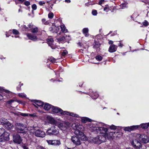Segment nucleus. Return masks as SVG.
<instances>
[{"label":"nucleus","instance_id":"nucleus-1","mask_svg":"<svg viewBox=\"0 0 149 149\" xmlns=\"http://www.w3.org/2000/svg\"><path fill=\"white\" fill-rule=\"evenodd\" d=\"M76 123H74L72 125V127L75 130L74 133L76 136H72L71 140L73 143L76 146L80 145L81 142V141H86L87 138L83 132L81 131L82 127H83L81 125H78Z\"/></svg>","mask_w":149,"mask_h":149},{"label":"nucleus","instance_id":"nucleus-2","mask_svg":"<svg viewBox=\"0 0 149 149\" xmlns=\"http://www.w3.org/2000/svg\"><path fill=\"white\" fill-rule=\"evenodd\" d=\"M93 130L92 132L95 133H100L102 134V135H99L96 137L93 138L92 140L95 144H100L102 143L105 142L106 140V137L108 135L106 133V132L108 130V129L107 128L99 127H92Z\"/></svg>","mask_w":149,"mask_h":149},{"label":"nucleus","instance_id":"nucleus-3","mask_svg":"<svg viewBox=\"0 0 149 149\" xmlns=\"http://www.w3.org/2000/svg\"><path fill=\"white\" fill-rule=\"evenodd\" d=\"M15 125L16 130L18 133L23 134L26 133L27 128L25 127L23 124L17 123L15 124Z\"/></svg>","mask_w":149,"mask_h":149},{"label":"nucleus","instance_id":"nucleus-4","mask_svg":"<svg viewBox=\"0 0 149 149\" xmlns=\"http://www.w3.org/2000/svg\"><path fill=\"white\" fill-rule=\"evenodd\" d=\"M136 137L138 140L143 143L146 144L149 142V137L145 134H138Z\"/></svg>","mask_w":149,"mask_h":149},{"label":"nucleus","instance_id":"nucleus-5","mask_svg":"<svg viewBox=\"0 0 149 149\" xmlns=\"http://www.w3.org/2000/svg\"><path fill=\"white\" fill-rule=\"evenodd\" d=\"M58 129L54 126H52L49 128L46 132V133L47 135L51 136L57 134L58 133Z\"/></svg>","mask_w":149,"mask_h":149},{"label":"nucleus","instance_id":"nucleus-6","mask_svg":"<svg viewBox=\"0 0 149 149\" xmlns=\"http://www.w3.org/2000/svg\"><path fill=\"white\" fill-rule=\"evenodd\" d=\"M34 130V133L36 136L40 137H43L45 136V132L41 130L39 127H35Z\"/></svg>","mask_w":149,"mask_h":149},{"label":"nucleus","instance_id":"nucleus-7","mask_svg":"<svg viewBox=\"0 0 149 149\" xmlns=\"http://www.w3.org/2000/svg\"><path fill=\"white\" fill-rule=\"evenodd\" d=\"M131 143L132 147L135 149H140L141 148L142 144L137 139L132 140Z\"/></svg>","mask_w":149,"mask_h":149},{"label":"nucleus","instance_id":"nucleus-8","mask_svg":"<svg viewBox=\"0 0 149 149\" xmlns=\"http://www.w3.org/2000/svg\"><path fill=\"white\" fill-rule=\"evenodd\" d=\"M13 142L15 143L20 144L22 141L21 136L18 134H13Z\"/></svg>","mask_w":149,"mask_h":149},{"label":"nucleus","instance_id":"nucleus-9","mask_svg":"<svg viewBox=\"0 0 149 149\" xmlns=\"http://www.w3.org/2000/svg\"><path fill=\"white\" fill-rule=\"evenodd\" d=\"M47 142L49 145H51L54 146H58L61 144V142L59 140H47Z\"/></svg>","mask_w":149,"mask_h":149},{"label":"nucleus","instance_id":"nucleus-10","mask_svg":"<svg viewBox=\"0 0 149 149\" xmlns=\"http://www.w3.org/2000/svg\"><path fill=\"white\" fill-rule=\"evenodd\" d=\"M52 111L54 113H57L60 112L62 115H63L64 111L63 110L57 107H55L53 106L52 109Z\"/></svg>","mask_w":149,"mask_h":149},{"label":"nucleus","instance_id":"nucleus-11","mask_svg":"<svg viewBox=\"0 0 149 149\" xmlns=\"http://www.w3.org/2000/svg\"><path fill=\"white\" fill-rule=\"evenodd\" d=\"M59 30V26H56L55 24L53 23L52 26L49 28V30L51 32L54 33H58Z\"/></svg>","mask_w":149,"mask_h":149},{"label":"nucleus","instance_id":"nucleus-12","mask_svg":"<svg viewBox=\"0 0 149 149\" xmlns=\"http://www.w3.org/2000/svg\"><path fill=\"white\" fill-rule=\"evenodd\" d=\"M9 136V133L6 132H4L2 134V136L3 137V138H2L3 140V143H4V144H5V141L9 140L10 139Z\"/></svg>","mask_w":149,"mask_h":149},{"label":"nucleus","instance_id":"nucleus-13","mask_svg":"<svg viewBox=\"0 0 149 149\" xmlns=\"http://www.w3.org/2000/svg\"><path fill=\"white\" fill-rule=\"evenodd\" d=\"M89 95L93 98L94 99H96L99 96V95L96 92L90 90L89 92Z\"/></svg>","mask_w":149,"mask_h":149},{"label":"nucleus","instance_id":"nucleus-14","mask_svg":"<svg viewBox=\"0 0 149 149\" xmlns=\"http://www.w3.org/2000/svg\"><path fill=\"white\" fill-rule=\"evenodd\" d=\"M3 91H0L2 92H4L5 93L4 96H5L7 98H10L12 97L13 94L12 93L8 90H5L3 89Z\"/></svg>","mask_w":149,"mask_h":149},{"label":"nucleus","instance_id":"nucleus-15","mask_svg":"<svg viewBox=\"0 0 149 149\" xmlns=\"http://www.w3.org/2000/svg\"><path fill=\"white\" fill-rule=\"evenodd\" d=\"M27 36L29 39L33 41H36L38 39L36 36L32 35L30 33H28L27 34Z\"/></svg>","mask_w":149,"mask_h":149},{"label":"nucleus","instance_id":"nucleus-16","mask_svg":"<svg viewBox=\"0 0 149 149\" xmlns=\"http://www.w3.org/2000/svg\"><path fill=\"white\" fill-rule=\"evenodd\" d=\"M117 46L115 45H110L108 51L110 53L115 52L117 50Z\"/></svg>","mask_w":149,"mask_h":149},{"label":"nucleus","instance_id":"nucleus-17","mask_svg":"<svg viewBox=\"0 0 149 149\" xmlns=\"http://www.w3.org/2000/svg\"><path fill=\"white\" fill-rule=\"evenodd\" d=\"M64 114L63 115H67L75 117H79V115L78 114H75L73 113L70 112L66 111H64Z\"/></svg>","mask_w":149,"mask_h":149},{"label":"nucleus","instance_id":"nucleus-18","mask_svg":"<svg viewBox=\"0 0 149 149\" xmlns=\"http://www.w3.org/2000/svg\"><path fill=\"white\" fill-rule=\"evenodd\" d=\"M32 102L39 107H42L44 104L43 102L39 100H35L32 101Z\"/></svg>","mask_w":149,"mask_h":149},{"label":"nucleus","instance_id":"nucleus-19","mask_svg":"<svg viewBox=\"0 0 149 149\" xmlns=\"http://www.w3.org/2000/svg\"><path fill=\"white\" fill-rule=\"evenodd\" d=\"M4 126L7 130H11L13 127V125L9 121H8Z\"/></svg>","mask_w":149,"mask_h":149},{"label":"nucleus","instance_id":"nucleus-20","mask_svg":"<svg viewBox=\"0 0 149 149\" xmlns=\"http://www.w3.org/2000/svg\"><path fill=\"white\" fill-rule=\"evenodd\" d=\"M53 105L47 103H45V104L44 107V109L46 111H48L50 109H52Z\"/></svg>","mask_w":149,"mask_h":149},{"label":"nucleus","instance_id":"nucleus-21","mask_svg":"<svg viewBox=\"0 0 149 149\" xmlns=\"http://www.w3.org/2000/svg\"><path fill=\"white\" fill-rule=\"evenodd\" d=\"M92 120L88 118L83 117L81 118V122L82 123H86V122H91Z\"/></svg>","mask_w":149,"mask_h":149},{"label":"nucleus","instance_id":"nucleus-22","mask_svg":"<svg viewBox=\"0 0 149 149\" xmlns=\"http://www.w3.org/2000/svg\"><path fill=\"white\" fill-rule=\"evenodd\" d=\"M89 30L88 28H84L82 30V33L86 37H88L89 36Z\"/></svg>","mask_w":149,"mask_h":149},{"label":"nucleus","instance_id":"nucleus-23","mask_svg":"<svg viewBox=\"0 0 149 149\" xmlns=\"http://www.w3.org/2000/svg\"><path fill=\"white\" fill-rule=\"evenodd\" d=\"M139 126H140V128L146 129L149 127V123H142Z\"/></svg>","mask_w":149,"mask_h":149},{"label":"nucleus","instance_id":"nucleus-24","mask_svg":"<svg viewBox=\"0 0 149 149\" xmlns=\"http://www.w3.org/2000/svg\"><path fill=\"white\" fill-rule=\"evenodd\" d=\"M49 123L51 124L56 125L57 123V121L56 120L53 118L50 117L48 118Z\"/></svg>","mask_w":149,"mask_h":149},{"label":"nucleus","instance_id":"nucleus-25","mask_svg":"<svg viewBox=\"0 0 149 149\" xmlns=\"http://www.w3.org/2000/svg\"><path fill=\"white\" fill-rule=\"evenodd\" d=\"M8 121L7 119L4 118H0V123L1 124L4 126Z\"/></svg>","mask_w":149,"mask_h":149},{"label":"nucleus","instance_id":"nucleus-26","mask_svg":"<svg viewBox=\"0 0 149 149\" xmlns=\"http://www.w3.org/2000/svg\"><path fill=\"white\" fill-rule=\"evenodd\" d=\"M115 133V132H109L108 131V130L106 132V133L108 135V136L106 137V138L108 137H112L114 136V134Z\"/></svg>","mask_w":149,"mask_h":149},{"label":"nucleus","instance_id":"nucleus-27","mask_svg":"<svg viewBox=\"0 0 149 149\" xmlns=\"http://www.w3.org/2000/svg\"><path fill=\"white\" fill-rule=\"evenodd\" d=\"M100 46V44L99 42L97 41H95L94 44L93 46V48H99Z\"/></svg>","mask_w":149,"mask_h":149},{"label":"nucleus","instance_id":"nucleus-28","mask_svg":"<svg viewBox=\"0 0 149 149\" xmlns=\"http://www.w3.org/2000/svg\"><path fill=\"white\" fill-rule=\"evenodd\" d=\"M39 29L37 27L33 28L30 30L31 32L33 33H36L38 31Z\"/></svg>","mask_w":149,"mask_h":149},{"label":"nucleus","instance_id":"nucleus-29","mask_svg":"<svg viewBox=\"0 0 149 149\" xmlns=\"http://www.w3.org/2000/svg\"><path fill=\"white\" fill-rule=\"evenodd\" d=\"M131 129L132 131L135 130L137 129L140 128V126L139 125H133L131 126Z\"/></svg>","mask_w":149,"mask_h":149},{"label":"nucleus","instance_id":"nucleus-30","mask_svg":"<svg viewBox=\"0 0 149 149\" xmlns=\"http://www.w3.org/2000/svg\"><path fill=\"white\" fill-rule=\"evenodd\" d=\"M46 41L48 45H49V43L51 44L52 42H54V40L53 38H48L47 39Z\"/></svg>","mask_w":149,"mask_h":149},{"label":"nucleus","instance_id":"nucleus-31","mask_svg":"<svg viewBox=\"0 0 149 149\" xmlns=\"http://www.w3.org/2000/svg\"><path fill=\"white\" fill-rule=\"evenodd\" d=\"M61 31H62V32L63 33H65L67 32V30L66 29L64 25H61Z\"/></svg>","mask_w":149,"mask_h":149},{"label":"nucleus","instance_id":"nucleus-32","mask_svg":"<svg viewBox=\"0 0 149 149\" xmlns=\"http://www.w3.org/2000/svg\"><path fill=\"white\" fill-rule=\"evenodd\" d=\"M95 58L98 61H100L102 59V57L99 55H97Z\"/></svg>","mask_w":149,"mask_h":149},{"label":"nucleus","instance_id":"nucleus-33","mask_svg":"<svg viewBox=\"0 0 149 149\" xmlns=\"http://www.w3.org/2000/svg\"><path fill=\"white\" fill-rule=\"evenodd\" d=\"M110 10H111V9H110V8L109 7L108 5V4L106 5L104 8V10L108 12Z\"/></svg>","mask_w":149,"mask_h":149},{"label":"nucleus","instance_id":"nucleus-34","mask_svg":"<svg viewBox=\"0 0 149 149\" xmlns=\"http://www.w3.org/2000/svg\"><path fill=\"white\" fill-rule=\"evenodd\" d=\"M49 46L52 48V49H54L56 48V46L53 44V42L52 43H49L48 45Z\"/></svg>","mask_w":149,"mask_h":149},{"label":"nucleus","instance_id":"nucleus-35","mask_svg":"<svg viewBox=\"0 0 149 149\" xmlns=\"http://www.w3.org/2000/svg\"><path fill=\"white\" fill-rule=\"evenodd\" d=\"M54 16V13L52 12L49 13L48 14V18L50 19H52Z\"/></svg>","mask_w":149,"mask_h":149},{"label":"nucleus","instance_id":"nucleus-36","mask_svg":"<svg viewBox=\"0 0 149 149\" xmlns=\"http://www.w3.org/2000/svg\"><path fill=\"white\" fill-rule=\"evenodd\" d=\"M124 130L125 131L131 132L132 131L131 126L125 127L124 129Z\"/></svg>","mask_w":149,"mask_h":149},{"label":"nucleus","instance_id":"nucleus-37","mask_svg":"<svg viewBox=\"0 0 149 149\" xmlns=\"http://www.w3.org/2000/svg\"><path fill=\"white\" fill-rule=\"evenodd\" d=\"M67 36L66 37L63 36L60 38L58 39V41H65L66 39Z\"/></svg>","mask_w":149,"mask_h":149},{"label":"nucleus","instance_id":"nucleus-38","mask_svg":"<svg viewBox=\"0 0 149 149\" xmlns=\"http://www.w3.org/2000/svg\"><path fill=\"white\" fill-rule=\"evenodd\" d=\"M23 85V84L22 83L21 84H19L17 87V90L18 91H20L21 90V87Z\"/></svg>","mask_w":149,"mask_h":149},{"label":"nucleus","instance_id":"nucleus-39","mask_svg":"<svg viewBox=\"0 0 149 149\" xmlns=\"http://www.w3.org/2000/svg\"><path fill=\"white\" fill-rule=\"evenodd\" d=\"M12 32L15 35H17L19 34V31L15 29L12 30Z\"/></svg>","mask_w":149,"mask_h":149},{"label":"nucleus","instance_id":"nucleus-40","mask_svg":"<svg viewBox=\"0 0 149 149\" xmlns=\"http://www.w3.org/2000/svg\"><path fill=\"white\" fill-rule=\"evenodd\" d=\"M49 60L52 63H54L56 62V60L53 57L50 58L49 59Z\"/></svg>","mask_w":149,"mask_h":149},{"label":"nucleus","instance_id":"nucleus-41","mask_svg":"<svg viewBox=\"0 0 149 149\" xmlns=\"http://www.w3.org/2000/svg\"><path fill=\"white\" fill-rule=\"evenodd\" d=\"M42 21L45 25H47L49 23L48 22L46 21V19L44 18L42 19Z\"/></svg>","mask_w":149,"mask_h":149},{"label":"nucleus","instance_id":"nucleus-42","mask_svg":"<svg viewBox=\"0 0 149 149\" xmlns=\"http://www.w3.org/2000/svg\"><path fill=\"white\" fill-rule=\"evenodd\" d=\"M143 24L145 26H147L149 25L148 22L146 20H145L144 21L143 23Z\"/></svg>","mask_w":149,"mask_h":149},{"label":"nucleus","instance_id":"nucleus-43","mask_svg":"<svg viewBox=\"0 0 149 149\" xmlns=\"http://www.w3.org/2000/svg\"><path fill=\"white\" fill-rule=\"evenodd\" d=\"M23 28L24 29V31H30V29H29L25 25L23 26Z\"/></svg>","mask_w":149,"mask_h":149},{"label":"nucleus","instance_id":"nucleus-44","mask_svg":"<svg viewBox=\"0 0 149 149\" xmlns=\"http://www.w3.org/2000/svg\"><path fill=\"white\" fill-rule=\"evenodd\" d=\"M109 128L111 130H115L116 129V126L113 125H111L110 126Z\"/></svg>","mask_w":149,"mask_h":149},{"label":"nucleus","instance_id":"nucleus-45","mask_svg":"<svg viewBox=\"0 0 149 149\" xmlns=\"http://www.w3.org/2000/svg\"><path fill=\"white\" fill-rule=\"evenodd\" d=\"M92 14L93 15H96L97 14V11L95 10H93L92 11Z\"/></svg>","mask_w":149,"mask_h":149},{"label":"nucleus","instance_id":"nucleus-46","mask_svg":"<svg viewBox=\"0 0 149 149\" xmlns=\"http://www.w3.org/2000/svg\"><path fill=\"white\" fill-rule=\"evenodd\" d=\"M68 54V51L66 50H64L62 53V55L63 56H64Z\"/></svg>","mask_w":149,"mask_h":149},{"label":"nucleus","instance_id":"nucleus-47","mask_svg":"<svg viewBox=\"0 0 149 149\" xmlns=\"http://www.w3.org/2000/svg\"><path fill=\"white\" fill-rule=\"evenodd\" d=\"M31 7L32 9H33L34 10H36L37 8V6L35 4H34L33 5H32Z\"/></svg>","mask_w":149,"mask_h":149},{"label":"nucleus","instance_id":"nucleus-48","mask_svg":"<svg viewBox=\"0 0 149 149\" xmlns=\"http://www.w3.org/2000/svg\"><path fill=\"white\" fill-rule=\"evenodd\" d=\"M39 4L40 6H42L45 4V2L44 1H40L38 3Z\"/></svg>","mask_w":149,"mask_h":149},{"label":"nucleus","instance_id":"nucleus-49","mask_svg":"<svg viewBox=\"0 0 149 149\" xmlns=\"http://www.w3.org/2000/svg\"><path fill=\"white\" fill-rule=\"evenodd\" d=\"M20 115L23 116H28V114L20 113Z\"/></svg>","mask_w":149,"mask_h":149},{"label":"nucleus","instance_id":"nucleus-50","mask_svg":"<svg viewBox=\"0 0 149 149\" xmlns=\"http://www.w3.org/2000/svg\"><path fill=\"white\" fill-rule=\"evenodd\" d=\"M109 8H110V9H111V10H112L111 11V12H113L114 11V10L116 9V7H115V6H111V7H109Z\"/></svg>","mask_w":149,"mask_h":149},{"label":"nucleus","instance_id":"nucleus-51","mask_svg":"<svg viewBox=\"0 0 149 149\" xmlns=\"http://www.w3.org/2000/svg\"><path fill=\"white\" fill-rule=\"evenodd\" d=\"M24 4L26 6H28L30 5V2L29 1H26L24 2Z\"/></svg>","mask_w":149,"mask_h":149},{"label":"nucleus","instance_id":"nucleus-52","mask_svg":"<svg viewBox=\"0 0 149 149\" xmlns=\"http://www.w3.org/2000/svg\"><path fill=\"white\" fill-rule=\"evenodd\" d=\"M15 100H10L7 101V104H10L12 102H13Z\"/></svg>","mask_w":149,"mask_h":149},{"label":"nucleus","instance_id":"nucleus-53","mask_svg":"<svg viewBox=\"0 0 149 149\" xmlns=\"http://www.w3.org/2000/svg\"><path fill=\"white\" fill-rule=\"evenodd\" d=\"M4 143H3V140L2 138H0V145H4Z\"/></svg>","mask_w":149,"mask_h":149},{"label":"nucleus","instance_id":"nucleus-54","mask_svg":"<svg viewBox=\"0 0 149 149\" xmlns=\"http://www.w3.org/2000/svg\"><path fill=\"white\" fill-rule=\"evenodd\" d=\"M1 93H0V100L3 99H5V98L3 97V96L2 95L4 94V93L3 94V93H2V94Z\"/></svg>","mask_w":149,"mask_h":149},{"label":"nucleus","instance_id":"nucleus-55","mask_svg":"<svg viewBox=\"0 0 149 149\" xmlns=\"http://www.w3.org/2000/svg\"><path fill=\"white\" fill-rule=\"evenodd\" d=\"M28 28L29 29H30V31L31 29L33 27V25H31V24H29V25H28Z\"/></svg>","mask_w":149,"mask_h":149},{"label":"nucleus","instance_id":"nucleus-56","mask_svg":"<svg viewBox=\"0 0 149 149\" xmlns=\"http://www.w3.org/2000/svg\"><path fill=\"white\" fill-rule=\"evenodd\" d=\"M126 6V4L125 3H123L121 4L120 5L121 7L122 8H123L124 7H125Z\"/></svg>","mask_w":149,"mask_h":149},{"label":"nucleus","instance_id":"nucleus-57","mask_svg":"<svg viewBox=\"0 0 149 149\" xmlns=\"http://www.w3.org/2000/svg\"><path fill=\"white\" fill-rule=\"evenodd\" d=\"M104 1V0H100L98 2V4L99 5H101L102 4V3Z\"/></svg>","mask_w":149,"mask_h":149},{"label":"nucleus","instance_id":"nucleus-58","mask_svg":"<svg viewBox=\"0 0 149 149\" xmlns=\"http://www.w3.org/2000/svg\"><path fill=\"white\" fill-rule=\"evenodd\" d=\"M29 116L31 117H35L36 116V114L35 113L30 114Z\"/></svg>","mask_w":149,"mask_h":149},{"label":"nucleus","instance_id":"nucleus-59","mask_svg":"<svg viewBox=\"0 0 149 149\" xmlns=\"http://www.w3.org/2000/svg\"><path fill=\"white\" fill-rule=\"evenodd\" d=\"M113 42L111 40H109L108 43L109 45H113Z\"/></svg>","mask_w":149,"mask_h":149},{"label":"nucleus","instance_id":"nucleus-60","mask_svg":"<svg viewBox=\"0 0 149 149\" xmlns=\"http://www.w3.org/2000/svg\"><path fill=\"white\" fill-rule=\"evenodd\" d=\"M47 3H49V5H50L52 6L54 5V3H52V2H50V1H49H49H48Z\"/></svg>","mask_w":149,"mask_h":149},{"label":"nucleus","instance_id":"nucleus-61","mask_svg":"<svg viewBox=\"0 0 149 149\" xmlns=\"http://www.w3.org/2000/svg\"><path fill=\"white\" fill-rule=\"evenodd\" d=\"M123 46V45L120 42H119V43L118 44V46L122 47Z\"/></svg>","mask_w":149,"mask_h":149},{"label":"nucleus","instance_id":"nucleus-62","mask_svg":"<svg viewBox=\"0 0 149 149\" xmlns=\"http://www.w3.org/2000/svg\"><path fill=\"white\" fill-rule=\"evenodd\" d=\"M77 44L81 47L83 45L82 43L80 42H78Z\"/></svg>","mask_w":149,"mask_h":149},{"label":"nucleus","instance_id":"nucleus-63","mask_svg":"<svg viewBox=\"0 0 149 149\" xmlns=\"http://www.w3.org/2000/svg\"><path fill=\"white\" fill-rule=\"evenodd\" d=\"M50 1V2H52V3H56V1L55 0H52Z\"/></svg>","mask_w":149,"mask_h":149},{"label":"nucleus","instance_id":"nucleus-64","mask_svg":"<svg viewBox=\"0 0 149 149\" xmlns=\"http://www.w3.org/2000/svg\"><path fill=\"white\" fill-rule=\"evenodd\" d=\"M17 101L20 104H22V101L20 100H17Z\"/></svg>","mask_w":149,"mask_h":149}]
</instances>
